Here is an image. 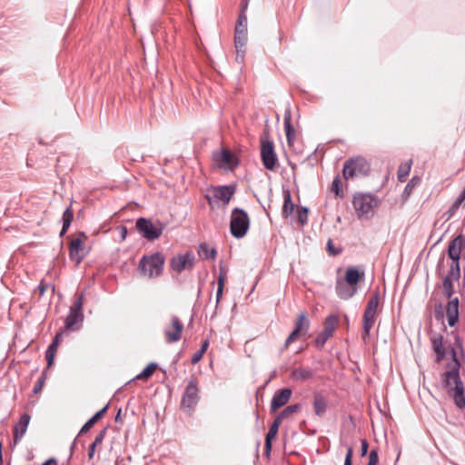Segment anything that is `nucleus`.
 I'll return each instance as SVG.
<instances>
[{
    "label": "nucleus",
    "mask_w": 465,
    "mask_h": 465,
    "mask_svg": "<svg viewBox=\"0 0 465 465\" xmlns=\"http://www.w3.org/2000/svg\"><path fill=\"white\" fill-rule=\"evenodd\" d=\"M353 450L351 447H348L344 465H352L351 459H352Z\"/></svg>",
    "instance_id": "51"
},
{
    "label": "nucleus",
    "mask_w": 465,
    "mask_h": 465,
    "mask_svg": "<svg viewBox=\"0 0 465 465\" xmlns=\"http://www.w3.org/2000/svg\"><path fill=\"white\" fill-rule=\"evenodd\" d=\"M109 409V403L94 413L81 428L79 434L87 432L100 419H102Z\"/></svg>",
    "instance_id": "27"
},
{
    "label": "nucleus",
    "mask_w": 465,
    "mask_h": 465,
    "mask_svg": "<svg viewBox=\"0 0 465 465\" xmlns=\"http://www.w3.org/2000/svg\"><path fill=\"white\" fill-rule=\"evenodd\" d=\"M31 417L28 413L25 412L21 415L18 422L14 426V441H19L25 434L29 425Z\"/></svg>",
    "instance_id": "24"
},
{
    "label": "nucleus",
    "mask_w": 465,
    "mask_h": 465,
    "mask_svg": "<svg viewBox=\"0 0 465 465\" xmlns=\"http://www.w3.org/2000/svg\"><path fill=\"white\" fill-rule=\"evenodd\" d=\"M352 204L359 218H370L374 214L377 199L371 193H356Z\"/></svg>",
    "instance_id": "6"
},
{
    "label": "nucleus",
    "mask_w": 465,
    "mask_h": 465,
    "mask_svg": "<svg viewBox=\"0 0 465 465\" xmlns=\"http://www.w3.org/2000/svg\"><path fill=\"white\" fill-rule=\"evenodd\" d=\"M44 382H45V377H43V376H42V377L38 380L37 383L35 385L34 390H33V392H34V393H37V392H39V391L42 390V387H43Z\"/></svg>",
    "instance_id": "53"
},
{
    "label": "nucleus",
    "mask_w": 465,
    "mask_h": 465,
    "mask_svg": "<svg viewBox=\"0 0 465 465\" xmlns=\"http://www.w3.org/2000/svg\"><path fill=\"white\" fill-rule=\"evenodd\" d=\"M73 219H74V212L70 205L64 210V212L63 213V217H62L63 227L60 232V236H64L65 234V232H67V230L69 229V227L72 223Z\"/></svg>",
    "instance_id": "33"
},
{
    "label": "nucleus",
    "mask_w": 465,
    "mask_h": 465,
    "mask_svg": "<svg viewBox=\"0 0 465 465\" xmlns=\"http://www.w3.org/2000/svg\"><path fill=\"white\" fill-rule=\"evenodd\" d=\"M452 242H455L460 249L465 250V236L462 234L456 236Z\"/></svg>",
    "instance_id": "45"
},
{
    "label": "nucleus",
    "mask_w": 465,
    "mask_h": 465,
    "mask_svg": "<svg viewBox=\"0 0 465 465\" xmlns=\"http://www.w3.org/2000/svg\"><path fill=\"white\" fill-rule=\"evenodd\" d=\"M115 422L123 424L124 420L122 418V409H118L117 413L114 418Z\"/></svg>",
    "instance_id": "55"
},
{
    "label": "nucleus",
    "mask_w": 465,
    "mask_h": 465,
    "mask_svg": "<svg viewBox=\"0 0 465 465\" xmlns=\"http://www.w3.org/2000/svg\"><path fill=\"white\" fill-rule=\"evenodd\" d=\"M458 281L459 279H456L454 276L450 275V269L448 272V274L443 279L442 287L444 291V294L447 298H450L454 292L453 283L452 281Z\"/></svg>",
    "instance_id": "34"
},
{
    "label": "nucleus",
    "mask_w": 465,
    "mask_h": 465,
    "mask_svg": "<svg viewBox=\"0 0 465 465\" xmlns=\"http://www.w3.org/2000/svg\"><path fill=\"white\" fill-rule=\"evenodd\" d=\"M247 15L243 14H239L234 29V45L237 49V52H244L243 48L247 44Z\"/></svg>",
    "instance_id": "14"
},
{
    "label": "nucleus",
    "mask_w": 465,
    "mask_h": 465,
    "mask_svg": "<svg viewBox=\"0 0 465 465\" xmlns=\"http://www.w3.org/2000/svg\"><path fill=\"white\" fill-rule=\"evenodd\" d=\"M249 3H250V0H242L239 14L246 15V11L248 9Z\"/></svg>",
    "instance_id": "54"
},
{
    "label": "nucleus",
    "mask_w": 465,
    "mask_h": 465,
    "mask_svg": "<svg viewBox=\"0 0 465 465\" xmlns=\"http://www.w3.org/2000/svg\"><path fill=\"white\" fill-rule=\"evenodd\" d=\"M61 337L62 332L56 333L47 349L56 352L57 347L59 346L61 341Z\"/></svg>",
    "instance_id": "44"
},
{
    "label": "nucleus",
    "mask_w": 465,
    "mask_h": 465,
    "mask_svg": "<svg viewBox=\"0 0 465 465\" xmlns=\"http://www.w3.org/2000/svg\"><path fill=\"white\" fill-rule=\"evenodd\" d=\"M452 363L450 370L443 373V383L445 387L450 388L451 383H454L453 400L455 405L460 409H465V393L463 382L460 376V362L457 357V352L454 348L450 349Z\"/></svg>",
    "instance_id": "1"
},
{
    "label": "nucleus",
    "mask_w": 465,
    "mask_h": 465,
    "mask_svg": "<svg viewBox=\"0 0 465 465\" xmlns=\"http://www.w3.org/2000/svg\"><path fill=\"white\" fill-rule=\"evenodd\" d=\"M366 164L363 159H349L344 163L342 174L345 180L353 178L358 173L362 171Z\"/></svg>",
    "instance_id": "20"
},
{
    "label": "nucleus",
    "mask_w": 465,
    "mask_h": 465,
    "mask_svg": "<svg viewBox=\"0 0 465 465\" xmlns=\"http://www.w3.org/2000/svg\"><path fill=\"white\" fill-rule=\"evenodd\" d=\"M213 161L217 168L224 171H233L240 163L238 156L226 148L213 152Z\"/></svg>",
    "instance_id": "9"
},
{
    "label": "nucleus",
    "mask_w": 465,
    "mask_h": 465,
    "mask_svg": "<svg viewBox=\"0 0 465 465\" xmlns=\"http://www.w3.org/2000/svg\"><path fill=\"white\" fill-rule=\"evenodd\" d=\"M199 383L196 376L192 375L189 379L182 396L180 407L182 410L193 412L200 401Z\"/></svg>",
    "instance_id": "4"
},
{
    "label": "nucleus",
    "mask_w": 465,
    "mask_h": 465,
    "mask_svg": "<svg viewBox=\"0 0 465 465\" xmlns=\"http://www.w3.org/2000/svg\"><path fill=\"white\" fill-rule=\"evenodd\" d=\"M226 278V272L225 270L221 266L219 276H218V287L223 288L224 287V282Z\"/></svg>",
    "instance_id": "46"
},
{
    "label": "nucleus",
    "mask_w": 465,
    "mask_h": 465,
    "mask_svg": "<svg viewBox=\"0 0 465 465\" xmlns=\"http://www.w3.org/2000/svg\"><path fill=\"white\" fill-rule=\"evenodd\" d=\"M368 450V443L365 440H361V454L365 455Z\"/></svg>",
    "instance_id": "59"
},
{
    "label": "nucleus",
    "mask_w": 465,
    "mask_h": 465,
    "mask_svg": "<svg viewBox=\"0 0 465 465\" xmlns=\"http://www.w3.org/2000/svg\"><path fill=\"white\" fill-rule=\"evenodd\" d=\"M164 262L165 257L160 252L150 255H143L139 262L138 271L141 275L155 278L163 273Z\"/></svg>",
    "instance_id": "2"
},
{
    "label": "nucleus",
    "mask_w": 465,
    "mask_h": 465,
    "mask_svg": "<svg viewBox=\"0 0 465 465\" xmlns=\"http://www.w3.org/2000/svg\"><path fill=\"white\" fill-rule=\"evenodd\" d=\"M203 352L202 351H195L193 356H192V359H191V361L193 364H196L198 363L202 359H203Z\"/></svg>",
    "instance_id": "52"
},
{
    "label": "nucleus",
    "mask_w": 465,
    "mask_h": 465,
    "mask_svg": "<svg viewBox=\"0 0 465 465\" xmlns=\"http://www.w3.org/2000/svg\"><path fill=\"white\" fill-rule=\"evenodd\" d=\"M339 317L336 314H330L326 317L322 331L317 335L314 340V344L317 348H322L326 341L332 336L337 324Z\"/></svg>",
    "instance_id": "13"
},
{
    "label": "nucleus",
    "mask_w": 465,
    "mask_h": 465,
    "mask_svg": "<svg viewBox=\"0 0 465 465\" xmlns=\"http://www.w3.org/2000/svg\"><path fill=\"white\" fill-rule=\"evenodd\" d=\"M460 205L461 204H460L459 203L454 201L453 203L451 204V206L450 207V209L447 212L448 218L452 217L455 214V213L457 212V210L460 208Z\"/></svg>",
    "instance_id": "49"
},
{
    "label": "nucleus",
    "mask_w": 465,
    "mask_h": 465,
    "mask_svg": "<svg viewBox=\"0 0 465 465\" xmlns=\"http://www.w3.org/2000/svg\"><path fill=\"white\" fill-rule=\"evenodd\" d=\"M363 277V272H360V271L355 267H350L346 270L344 281L349 284L357 287V283Z\"/></svg>",
    "instance_id": "30"
},
{
    "label": "nucleus",
    "mask_w": 465,
    "mask_h": 465,
    "mask_svg": "<svg viewBox=\"0 0 465 465\" xmlns=\"http://www.w3.org/2000/svg\"><path fill=\"white\" fill-rule=\"evenodd\" d=\"M331 191L336 194V196L341 198L344 196L341 189V181L339 175H337L331 183Z\"/></svg>",
    "instance_id": "40"
},
{
    "label": "nucleus",
    "mask_w": 465,
    "mask_h": 465,
    "mask_svg": "<svg viewBox=\"0 0 465 465\" xmlns=\"http://www.w3.org/2000/svg\"><path fill=\"white\" fill-rule=\"evenodd\" d=\"M313 377V371L309 368L299 367L292 371V378L297 381H306Z\"/></svg>",
    "instance_id": "32"
},
{
    "label": "nucleus",
    "mask_w": 465,
    "mask_h": 465,
    "mask_svg": "<svg viewBox=\"0 0 465 465\" xmlns=\"http://www.w3.org/2000/svg\"><path fill=\"white\" fill-rule=\"evenodd\" d=\"M135 227L143 238L151 242L159 239L164 229L161 223L154 224L151 220L144 217L136 220Z\"/></svg>",
    "instance_id": "10"
},
{
    "label": "nucleus",
    "mask_w": 465,
    "mask_h": 465,
    "mask_svg": "<svg viewBox=\"0 0 465 465\" xmlns=\"http://www.w3.org/2000/svg\"><path fill=\"white\" fill-rule=\"evenodd\" d=\"M463 284L465 285V266H464V269H463Z\"/></svg>",
    "instance_id": "63"
},
{
    "label": "nucleus",
    "mask_w": 465,
    "mask_h": 465,
    "mask_svg": "<svg viewBox=\"0 0 465 465\" xmlns=\"http://www.w3.org/2000/svg\"><path fill=\"white\" fill-rule=\"evenodd\" d=\"M250 228V217L242 208H234L231 213L230 231L236 239L243 238Z\"/></svg>",
    "instance_id": "3"
},
{
    "label": "nucleus",
    "mask_w": 465,
    "mask_h": 465,
    "mask_svg": "<svg viewBox=\"0 0 465 465\" xmlns=\"http://www.w3.org/2000/svg\"><path fill=\"white\" fill-rule=\"evenodd\" d=\"M56 463V460L54 458H50L45 460L42 465H53Z\"/></svg>",
    "instance_id": "61"
},
{
    "label": "nucleus",
    "mask_w": 465,
    "mask_h": 465,
    "mask_svg": "<svg viewBox=\"0 0 465 465\" xmlns=\"http://www.w3.org/2000/svg\"><path fill=\"white\" fill-rule=\"evenodd\" d=\"M326 249H327L328 253L330 255H333V256L340 254L341 252V251H342L341 248L334 247L331 239L328 240L327 245H326Z\"/></svg>",
    "instance_id": "43"
},
{
    "label": "nucleus",
    "mask_w": 465,
    "mask_h": 465,
    "mask_svg": "<svg viewBox=\"0 0 465 465\" xmlns=\"http://www.w3.org/2000/svg\"><path fill=\"white\" fill-rule=\"evenodd\" d=\"M378 462V450L372 449L370 453V460L367 465H376Z\"/></svg>",
    "instance_id": "47"
},
{
    "label": "nucleus",
    "mask_w": 465,
    "mask_h": 465,
    "mask_svg": "<svg viewBox=\"0 0 465 465\" xmlns=\"http://www.w3.org/2000/svg\"><path fill=\"white\" fill-rule=\"evenodd\" d=\"M120 231H121V238H122V240H124L127 235V228L125 226H120Z\"/></svg>",
    "instance_id": "60"
},
{
    "label": "nucleus",
    "mask_w": 465,
    "mask_h": 465,
    "mask_svg": "<svg viewBox=\"0 0 465 465\" xmlns=\"http://www.w3.org/2000/svg\"><path fill=\"white\" fill-rule=\"evenodd\" d=\"M2 442L0 441V465H3Z\"/></svg>",
    "instance_id": "62"
},
{
    "label": "nucleus",
    "mask_w": 465,
    "mask_h": 465,
    "mask_svg": "<svg viewBox=\"0 0 465 465\" xmlns=\"http://www.w3.org/2000/svg\"><path fill=\"white\" fill-rule=\"evenodd\" d=\"M412 161L409 160L405 163H402L398 170V180L400 182H405L408 175L410 174L411 169Z\"/></svg>",
    "instance_id": "35"
},
{
    "label": "nucleus",
    "mask_w": 465,
    "mask_h": 465,
    "mask_svg": "<svg viewBox=\"0 0 465 465\" xmlns=\"http://www.w3.org/2000/svg\"><path fill=\"white\" fill-rule=\"evenodd\" d=\"M462 250L460 249L452 240L449 243L448 256L451 260L450 264V275L456 279L460 278V259Z\"/></svg>",
    "instance_id": "17"
},
{
    "label": "nucleus",
    "mask_w": 465,
    "mask_h": 465,
    "mask_svg": "<svg viewBox=\"0 0 465 465\" xmlns=\"http://www.w3.org/2000/svg\"><path fill=\"white\" fill-rule=\"evenodd\" d=\"M208 191L212 192L213 195L205 194L204 198L209 203V205H213L215 203H222L225 207L229 204L230 201L233 197L236 192L235 184H228V185H211L208 188Z\"/></svg>",
    "instance_id": "7"
},
{
    "label": "nucleus",
    "mask_w": 465,
    "mask_h": 465,
    "mask_svg": "<svg viewBox=\"0 0 465 465\" xmlns=\"http://www.w3.org/2000/svg\"><path fill=\"white\" fill-rule=\"evenodd\" d=\"M194 263L195 256L191 251L179 253L172 257L169 262L171 270L176 273H181L183 271H192L194 267Z\"/></svg>",
    "instance_id": "12"
},
{
    "label": "nucleus",
    "mask_w": 465,
    "mask_h": 465,
    "mask_svg": "<svg viewBox=\"0 0 465 465\" xmlns=\"http://www.w3.org/2000/svg\"><path fill=\"white\" fill-rule=\"evenodd\" d=\"M108 427H104L101 430L98 434L95 436L94 440L89 445L88 448V459L92 460L94 458L95 449L98 445L103 443L106 434H107Z\"/></svg>",
    "instance_id": "31"
},
{
    "label": "nucleus",
    "mask_w": 465,
    "mask_h": 465,
    "mask_svg": "<svg viewBox=\"0 0 465 465\" xmlns=\"http://www.w3.org/2000/svg\"><path fill=\"white\" fill-rule=\"evenodd\" d=\"M378 309V292H373L363 313L361 339L365 344L371 341L370 331L375 322Z\"/></svg>",
    "instance_id": "5"
},
{
    "label": "nucleus",
    "mask_w": 465,
    "mask_h": 465,
    "mask_svg": "<svg viewBox=\"0 0 465 465\" xmlns=\"http://www.w3.org/2000/svg\"><path fill=\"white\" fill-rule=\"evenodd\" d=\"M282 421V420L277 416L271 424L270 429L265 436L264 453L267 456H269L272 451V440L277 435Z\"/></svg>",
    "instance_id": "23"
},
{
    "label": "nucleus",
    "mask_w": 465,
    "mask_h": 465,
    "mask_svg": "<svg viewBox=\"0 0 465 465\" xmlns=\"http://www.w3.org/2000/svg\"><path fill=\"white\" fill-rule=\"evenodd\" d=\"M310 330V320L306 312L299 313L295 322L294 329L287 337L283 349H287L292 343L296 341L299 336H306Z\"/></svg>",
    "instance_id": "11"
},
{
    "label": "nucleus",
    "mask_w": 465,
    "mask_h": 465,
    "mask_svg": "<svg viewBox=\"0 0 465 465\" xmlns=\"http://www.w3.org/2000/svg\"><path fill=\"white\" fill-rule=\"evenodd\" d=\"M292 393V391L290 388L276 391L271 401V411L274 412L284 406L290 401Z\"/></svg>",
    "instance_id": "21"
},
{
    "label": "nucleus",
    "mask_w": 465,
    "mask_h": 465,
    "mask_svg": "<svg viewBox=\"0 0 465 465\" xmlns=\"http://www.w3.org/2000/svg\"><path fill=\"white\" fill-rule=\"evenodd\" d=\"M208 346H209V340H205L203 343H202V346L200 348V350H198L199 351H202L203 354L205 353V351H207L208 349Z\"/></svg>",
    "instance_id": "57"
},
{
    "label": "nucleus",
    "mask_w": 465,
    "mask_h": 465,
    "mask_svg": "<svg viewBox=\"0 0 465 465\" xmlns=\"http://www.w3.org/2000/svg\"><path fill=\"white\" fill-rule=\"evenodd\" d=\"M446 316L449 325L453 327L459 319V299L457 297L448 302L446 306Z\"/></svg>",
    "instance_id": "26"
},
{
    "label": "nucleus",
    "mask_w": 465,
    "mask_h": 465,
    "mask_svg": "<svg viewBox=\"0 0 465 465\" xmlns=\"http://www.w3.org/2000/svg\"><path fill=\"white\" fill-rule=\"evenodd\" d=\"M261 158L263 166L270 171L276 167L277 155L274 151L273 143L268 139L262 140Z\"/></svg>",
    "instance_id": "15"
},
{
    "label": "nucleus",
    "mask_w": 465,
    "mask_h": 465,
    "mask_svg": "<svg viewBox=\"0 0 465 465\" xmlns=\"http://www.w3.org/2000/svg\"><path fill=\"white\" fill-rule=\"evenodd\" d=\"M197 252L199 257L203 260H214L217 256V250L210 247L206 242L200 243Z\"/></svg>",
    "instance_id": "29"
},
{
    "label": "nucleus",
    "mask_w": 465,
    "mask_h": 465,
    "mask_svg": "<svg viewBox=\"0 0 465 465\" xmlns=\"http://www.w3.org/2000/svg\"><path fill=\"white\" fill-rule=\"evenodd\" d=\"M223 288L217 287L216 292V303L218 304L222 299L223 296Z\"/></svg>",
    "instance_id": "58"
},
{
    "label": "nucleus",
    "mask_w": 465,
    "mask_h": 465,
    "mask_svg": "<svg viewBox=\"0 0 465 465\" xmlns=\"http://www.w3.org/2000/svg\"><path fill=\"white\" fill-rule=\"evenodd\" d=\"M84 302V292H82L76 295L74 304L69 308L68 314L64 320V328L67 331H74L77 328L75 325L83 322L84 313L83 306Z\"/></svg>",
    "instance_id": "8"
},
{
    "label": "nucleus",
    "mask_w": 465,
    "mask_h": 465,
    "mask_svg": "<svg viewBox=\"0 0 465 465\" xmlns=\"http://www.w3.org/2000/svg\"><path fill=\"white\" fill-rule=\"evenodd\" d=\"M183 331V324L180 318L176 315H173L171 318V323L164 329V336L167 343L177 342L182 338Z\"/></svg>",
    "instance_id": "16"
},
{
    "label": "nucleus",
    "mask_w": 465,
    "mask_h": 465,
    "mask_svg": "<svg viewBox=\"0 0 465 465\" xmlns=\"http://www.w3.org/2000/svg\"><path fill=\"white\" fill-rule=\"evenodd\" d=\"M335 291L341 299L348 300L356 293L357 287L349 284L343 279H337Z\"/></svg>",
    "instance_id": "22"
},
{
    "label": "nucleus",
    "mask_w": 465,
    "mask_h": 465,
    "mask_svg": "<svg viewBox=\"0 0 465 465\" xmlns=\"http://www.w3.org/2000/svg\"><path fill=\"white\" fill-rule=\"evenodd\" d=\"M286 139L289 146H292L296 139V132L295 129L291 131L290 133L285 134Z\"/></svg>",
    "instance_id": "50"
},
{
    "label": "nucleus",
    "mask_w": 465,
    "mask_h": 465,
    "mask_svg": "<svg viewBox=\"0 0 465 465\" xmlns=\"http://www.w3.org/2000/svg\"><path fill=\"white\" fill-rule=\"evenodd\" d=\"M80 236H82V237H85L84 232H81V233H80Z\"/></svg>",
    "instance_id": "64"
},
{
    "label": "nucleus",
    "mask_w": 465,
    "mask_h": 465,
    "mask_svg": "<svg viewBox=\"0 0 465 465\" xmlns=\"http://www.w3.org/2000/svg\"><path fill=\"white\" fill-rule=\"evenodd\" d=\"M457 203L461 204L465 201V188L462 190V192L459 194V196L455 200Z\"/></svg>",
    "instance_id": "56"
},
{
    "label": "nucleus",
    "mask_w": 465,
    "mask_h": 465,
    "mask_svg": "<svg viewBox=\"0 0 465 465\" xmlns=\"http://www.w3.org/2000/svg\"><path fill=\"white\" fill-rule=\"evenodd\" d=\"M430 341L431 343L432 351L436 354L435 361L439 363L442 361L446 356L443 335L441 333L432 331L430 336Z\"/></svg>",
    "instance_id": "19"
},
{
    "label": "nucleus",
    "mask_w": 465,
    "mask_h": 465,
    "mask_svg": "<svg viewBox=\"0 0 465 465\" xmlns=\"http://www.w3.org/2000/svg\"><path fill=\"white\" fill-rule=\"evenodd\" d=\"M301 407L302 406L299 403L289 405L278 414V417L282 420L290 415L298 412L301 410Z\"/></svg>",
    "instance_id": "37"
},
{
    "label": "nucleus",
    "mask_w": 465,
    "mask_h": 465,
    "mask_svg": "<svg viewBox=\"0 0 465 465\" xmlns=\"http://www.w3.org/2000/svg\"><path fill=\"white\" fill-rule=\"evenodd\" d=\"M51 289L52 292H54L55 287L52 283H46L44 281H41L39 283L37 290L39 291L40 296L44 295V293L48 290Z\"/></svg>",
    "instance_id": "42"
},
{
    "label": "nucleus",
    "mask_w": 465,
    "mask_h": 465,
    "mask_svg": "<svg viewBox=\"0 0 465 465\" xmlns=\"http://www.w3.org/2000/svg\"><path fill=\"white\" fill-rule=\"evenodd\" d=\"M312 405L315 415L322 417L328 409V401L326 396L320 391L314 392Z\"/></svg>",
    "instance_id": "25"
},
{
    "label": "nucleus",
    "mask_w": 465,
    "mask_h": 465,
    "mask_svg": "<svg viewBox=\"0 0 465 465\" xmlns=\"http://www.w3.org/2000/svg\"><path fill=\"white\" fill-rule=\"evenodd\" d=\"M86 254L87 252L81 237L74 239L69 245V257L71 261L80 263Z\"/></svg>",
    "instance_id": "18"
},
{
    "label": "nucleus",
    "mask_w": 465,
    "mask_h": 465,
    "mask_svg": "<svg viewBox=\"0 0 465 465\" xmlns=\"http://www.w3.org/2000/svg\"><path fill=\"white\" fill-rule=\"evenodd\" d=\"M309 209L305 206H300L296 210V217L299 223L303 226L308 223Z\"/></svg>",
    "instance_id": "38"
},
{
    "label": "nucleus",
    "mask_w": 465,
    "mask_h": 465,
    "mask_svg": "<svg viewBox=\"0 0 465 465\" xmlns=\"http://www.w3.org/2000/svg\"><path fill=\"white\" fill-rule=\"evenodd\" d=\"M282 196L283 205L282 214L283 217L287 218L292 213L294 209V203H292L291 192L288 188L282 190Z\"/></svg>",
    "instance_id": "28"
},
{
    "label": "nucleus",
    "mask_w": 465,
    "mask_h": 465,
    "mask_svg": "<svg viewBox=\"0 0 465 465\" xmlns=\"http://www.w3.org/2000/svg\"><path fill=\"white\" fill-rule=\"evenodd\" d=\"M420 183V179L417 176H413L409 182L408 183L406 184L405 188H404V191H403V194L404 195H407L409 196L411 193H412V190L417 186L419 185Z\"/></svg>",
    "instance_id": "39"
},
{
    "label": "nucleus",
    "mask_w": 465,
    "mask_h": 465,
    "mask_svg": "<svg viewBox=\"0 0 465 465\" xmlns=\"http://www.w3.org/2000/svg\"><path fill=\"white\" fill-rule=\"evenodd\" d=\"M157 368V363L155 362H151L149 363L143 370L142 372H140L139 374H137L135 376V380H148L155 371Z\"/></svg>",
    "instance_id": "36"
},
{
    "label": "nucleus",
    "mask_w": 465,
    "mask_h": 465,
    "mask_svg": "<svg viewBox=\"0 0 465 465\" xmlns=\"http://www.w3.org/2000/svg\"><path fill=\"white\" fill-rule=\"evenodd\" d=\"M55 351H53L49 349L45 351V359L47 361V366L50 367L54 363V359L55 356Z\"/></svg>",
    "instance_id": "48"
},
{
    "label": "nucleus",
    "mask_w": 465,
    "mask_h": 465,
    "mask_svg": "<svg viewBox=\"0 0 465 465\" xmlns=\"http://www.w3.org/2000/svg\"><path fill=\"white\" fill-rule=\"evenodd\" d=\"M283 124H284V131L285 134L290 133L294 129V127L292 124V113L290 109L285 110L283 114Z\"/></svg>",
    "instance_id": "41"
}]
</instances>
